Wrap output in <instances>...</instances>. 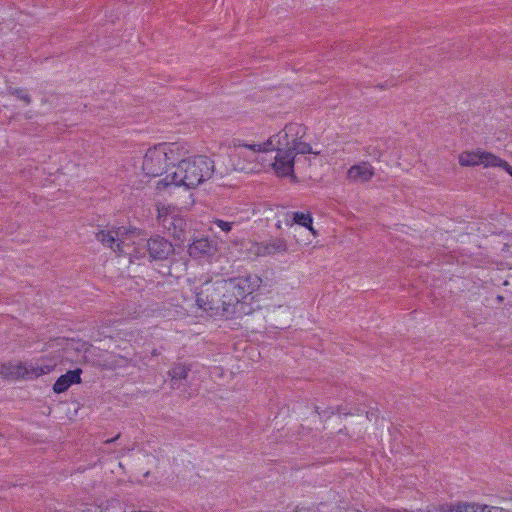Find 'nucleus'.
<instances>
[{
	"mask_svg": "<svg viewBox=\"0 0 512 512\" xmlns=\"http://www.w3.org/2000/svg\"><path fill=\"white\" fill-rule=\"evenodd\" d=\"M262 279L257 274H247L216 282L207 281L195 292L197 306L211 316L227 319L248 315L252 308L245 302L258 290Z\"/></svg>",
	"mask_w": 512,
	"mask_h": 512,
	"instance_id": "obj_1",
	"label": "nucleus"
},
{
	"mask_svg": "<svg viewBox=\"0 0 512 512\" xmlns=\"http://www.w3.org/2000/svg\"><path fill=\"white\" fill-rule=\"evenodd\" d=\"M171 173L174 187L184 186L187 189L195 188L211 178L214 172V162L207 156H194L187 159H178V164Z\"/></svg>",
	"mask_w": 512,
	"mask_h": 512,
	"instance_id": "obj_2",
	"label": "nucleus"
},
{
	"mask_svg": "<svg viewBox=\"0 0 512 512\" xmlns=\"http://www.w3.org/2000/svg\"><path fill=\"white\" fill-rule=\"evenodd\" d=\"M178 145L176 143H160L149 148L143 157L142 170L146 176L162 175L169 165L175 166L178 161Z\"/></svg>",
	"mask_w": 512,
	"mask_h": 512,
	"instance_id": "obj_3",
	"label": "nucleus"
},
{
	"mask_svg": "<svg viewBox=\"0 0 512 512\" xmlns=\"http://www.w3.org/2000/svg\"><path fill=\"white\" fill-rule=\"evenodd\" d=\"M276 136H271L263 145L260 144H247L240 139H233L232 147L233 151L230 154V160L235 170L244 171L245 166H241L239 163L234 162L235 158L243 156L247 161L251 162L255 158V154L262 151H272L276 149L275 146Z\"/></svg>",
	"mask_w": 512,
	"mask_h": 512,
	"instance_id": "obj_4",
	"label": "nucleus"
},
{
	"mask_svg": "<svg viewBox=\"0 0 512 512\" xmlns=\"http://www.w3.org/2000/svg\"><path fill=\"white\" fill-rule=\"evenodd\" d=\"M158 222L167 232L175 239L180 242H184L187 239L188 224L186 220L179 214L172 212L159 211Z\"/></svg>",
	"mask_w": 512,
	"mask_h": 512,
	"instance_id": "obj_5",
	"label": "nucleus"
},
{
	"mask_svg": "<svg viewBox=\"0 0 512 512\" xmlns=\"http://www.w3.org/2000/svg\"><path fill=\"white\" fill-rule=\"evenodd\" d=\"M143 246L148 252L150 260L163 261L174 253L172 243L159 235L145 240Z\"/></svg>",
	"mask_w": 512,
	"mask_h": 512,
	"instance_id": "obj_6",
	"label": "nucleus"
},
{
	"mask_svg": "<svg viewBox=\"0 0 512 512\" xmlns=\"http://www.w3.org/2000/svg\"><path fill=\"white\" fill-rule=\"evenodd\" d=\"M288 250L287 241L284 238H271L268 241L253 243L250 251L257 257L273 256L278 253H285Z\"/></svg>",
	"mask_w": 512,
	"mask_h": 512,
	"instance_id": "obj_7",
	"label": "nucleus"
},
{
	"mask_svg": "<svg viewBox=\"0 0 512 512\" xmlns=\"http://www.w3.org/2000/svg\"><path fill=\"white\" fill-rule=\"evenodd\" d=\"M295 156L293 150L278 148L273 168L278 176L296 178L294 175Z\"/></svg>",
	"mask_w": 512,
	"mask_h": 512,
	"instance_id": "obj_8",
	"label": "nucleus"
},
{
	"mask_svg": "<svg viewBox=\"0 0 512 512\" xmlns=\"http://www.w3.org/2000/svg\"><path fill=\"white\" fill-rule=\"evenodd\" d=\"M305 126L297 123L287 124L283 130L276 134V150L278 148L288 149L292 146V139L298 137L301 133L305 134Z\"/></svg>",
	"mask_w": 512,
	"mask_h": 512,
	"instance_id": "obj_9",
	"label": "nucleus"
},
{
	"mask_svg": "<svg viewBox=\"0 0 512 512\" xmlns=\"http://www.w3.org/2000/svg\"><path fill=\"white\" fill-rule=\"evenodd\" d=\"M128 233H134V231H128L124 227H119L116 231L117 238H115L111 231L106 232L101 230L96 234V239L103 245L113 249L114 252H122L121 244H123L124 241L120 237H123L124 234L127 235Z\"/></svg>",
	"mask_w": 512,
	"mask_h": 512,
	"instance_id": "obj_10",
	"label": "nucleus"
},
{
	"mask_svg": "<svg viewBox=\"0 0 512 512\" xmlns=\"http://www.w3.org/2000/svg\"><path fill=\"white\" fill-rule=\"evenodd\" d=\"M82 369L76 368L61 375L53 385V391L57 394L67 391L73 384L81 383Z\"/></svg>",
	"mask_w": 512,
	"mask_h": 512,
	"instance_id": "obj_11",
	"label": "nucleus"
},
{
	"mask_svg": "<svg viewBox=\"0 0 512 512\" xmlns=\"http://www.w3.org/2000/svg\"><path fill=\"white\" fill-rule=\"evenodd\" d=\"M215 251L216 247L214 242L208 238L196 239L188 246V253L192 258L210 256Z\"/></svg>",
	"mask_w": 512,
	"mask_h": 512,
	"instance_id": "obj_12",
	"label": "nucleus"
},
{
	"mask_svg": "<svg viewBox=\"0 0 512 512\" xmlns=\"http://www.w3.org/2000/svg\"><path fill=\"white\" fill-rule=\"evenodd\" d=\"M347 176L354 182H367L374 176V168L369 162H361L351 166Z\"/></svg>",
	"mask_w": 512,
	"mask_h": 512,
	"instance_id": "obj_13",
	"label": "nucleus"
},
{
	"mask_svg": "<svg viewBox=\"0 0 512 512\" xmlns=\"http://www.w3.org/2000/svg\"><path fill=\"white\" fill-rule=\"evenodd\" d=\"M191 371V365L183 364V363H175L168 371V376L170 377V383L172 389L179 388V381L185 380L188 376V373Z\"/></svg>",
	"mask_w": 512,
	"mask_h": 512,
	"instance_id": "obj_14",
	"label": "nucleus"
},
{
	"mask_svg": "<svg viewBox=\"0 0 512 512\" xmlns=\"http://www.w3.org/2000/svg\"><path fill=\"white\" fill-rule=\"evenodd\" d=\"M56 367V363H29L23 366V375H27L28 377H39L45 374L50 373Z\"/></svg>",
	"mask_w": 512,
	"mask_h": 512,
	"instance_id": "obj_15",
	"label": "nucleus"
},
{
	"mask_svg": "<svg viewBox=\"0 0 512 512\" xmlns=\"http://www.w3.org/2000/svg\"><path fill=\"white\" fill-rule=\"evenodd\" d=\"M441 512H486V505L465 502L445 504L441 506Z\"/></svg>",
	"mask_w": 512,
	"mask_h": 512,
	"instance_id": "obj_16",
	"label": "nucleus"
},
{
	"mask_svg": "<svg viewBox=\"0 0 512 512\" xmlns=\"http://www.w3.org/2000/svg\"><path fill=\"white\" fill-rule=\"evenodd\" d=\"M287 216H291V221L290 222L287 221L288 225L297 224V225L303 226V227L309 229L313 233V235H317V232L313 229V226H312L313 218H312L311 213H309V212H307V213L292 212V213H287Z\"/></svg>",
	"mask_w": 512,
	"mask_h": 512,
	"instance_id": "obj_17",
	"label": "nucleus"
},
{
	"mask_svg": "<svg viewBox=\"0 0 512 512\" xmlns=\"http://www.w3.org/2000/svg\"><path fill=\"white\" fill-rule=\"evenodd\" d=\"M304 134H300L298 137L292 139V146L289 147L290 150H293L294 156L296 154H316L319 152L313 151L311 145L309 143L301 141V138Z\"/></svg>",
	"mask_w": 512,
	"mask_h": 512,
	"instance_id": "obj_18",
	"label": "nucleus"
},
{
	"mask_svg": "<svg viewBox=\"0 0 512 512\" xmlns=\"http://www.w3.org/2000/svg\"><path fill=\"white\" fill-rule=\"evenodd\" d=\"M481 161H482L481 152L463 153L459 157V163L462 166H475V165H479Z\"/></svg>",
	"mask_w": 512,
	"mask_h": 512,
	"instance_id": "obj_19",
	"label": "nucleus"
},
{
	"mask_svg": "<svg viewBox=\"0 0 512 512\" xmlns=\"http://www.w3.org/2000/svg\"><path fill=\"white\" fill-rule=\"evenodd\" d=\"M481 158L482 161L480 164H484L485 166H491V167H501L503 168V163H505V160H502L498 156L489 153V152H481Z\"/></svg>",
	"mask_w": 512,
	"mask_h": 512,
	"instance_id": "obj_20",
	"label": "nucleus"
},
{
	"mask_svg": "<svg viewBox=\"0 0 512 512\" xmlns=\"http://www.w3.org/2000/svg\"><path fill=\"white\" fill-rule=\"evenodd\" d=\"M7 92L9 95L16 97L17 99L23 101L26 105H30L32 102V98L28 93V90L25 88H16L9 86L7 88Z\"/></svg>",
	"mask_w": 512,
	"mask_h": 512,
	"instance_id": "obj_21",
	"label": "nucleus"
},
{
	"mask_svg": "<svg viewBox=\"0 0 512 512\" xmlns=\"http://www.w3.org/2000/svg\"><path fill=\"white\" fill-rule=\"evenodd\" d=\"M174 186V182H172L171 173L167 174L165 178L160 179L156 184V189L158 191L166 190L167 188Z\"/></svg>",
	"mask_w": 512,
	"mask_h": 512,
	"instance_id": "obj_22",
	"label": "nucleus"
},
{
	"mask_svg": "<svg viewBox=\"0 0 512 512\" xmlns=\"http://www.w3.org/2000/svg\"><path fill=\"white\" fill-rule=\"evenodd\" d=\"M213 223L220 228L223 232H230L232 230V227L234 225V222H228L221 219H215Z\"/></svg>",
	"mask_w": 512,
	"mask_h": 512,
	"instance_id": "obj_23",
	"label": "nucleus"
},
{
	"mask_svg": "<svg viewBox=\"0 0 512 512\" xmlns=\"http://www.w3.org/2000/svg\"><path fill=\"white\" fill-rule=\"evenodd\" d=\"M366 417L368 420L376 419L378 417V409H370L366 412Z\"/></svg>",
	"mask_w": 512,
	"mask_h": 512,
	"instance_id": "obj_24",
	"label": "nucleus"
},
{
	"mask_svg": "<svg viewBox=\"0 0 512 512\" xmlns=\"http://www.w3.org/2000/svg\"><path fill=\"white\" fill-rule=\"evenodd\" d=\"M503 169L512 176V166L508 164V162L503 163Z\"/></svg>",
	"mask_w": 512,
	"mask_h": 512,
	"instance_id": "obj_25",
	"label": "nucleus"
},
{
	"mask_svg": "<svg viewBox=\"0 0 512 512\" xmlns=\"http://www.w3.org/2000/svg\"><path fill=\"white\" fill-rule=\"evenodd\" d=\"M337 413L343 414V415H351L352 414L351 412H346L345 409L343 408V406L337 407Z\"/></svg>",
	"mask_w": 512,
	"mask_h": 512,
	"instance_id": "obj_26",
	"label": "nucleus"
},
{
	"mask_svg": "<svg viewBox=\"0 0 512 512\" xmlns=\"http://www.w3.org/2000/svg\"><path fill=\"white\" fill-rule=\"evenodd\" d=\"M119 437H120V433H119V434H117L115 437H113V438H111V439H107V440L105 441V443H106V444L113 443V442H115Z\"/></svg>",
	"mask_w": 512,
	"mask_h": 512,
	"instance_id": "obj_27",
	"label": "nucleus"
},
{
	"mask_svg": "<svg viewBox=\"0 0 512 512\" xmlns=\"http://www.w3.org/2000/svg\"><path fill=\"white\" fill-rule=\"evenodd\" d=\"M492 512H510V511L503 509V508L493 507Z\"/></svg>",
	"mask_w": 512,
	"mask_h": 512,
	"instance_id": "obj_28",
	"label": "nucleus"
},
{
	"mask_svg": "<svg viewBox=\"0 0 512 512\" xmlns=\"http://www.w3.org/2000/svg\"><path fill=\"white\" fill-rule=\"evenodd\" d=\"M496 300H497V302H498V303H502V302L504 301V296H502V295H498V296L496 297Z\"/></svg>",
	"mask_w": 512,
	"mask_h": 512,
	"instance_id": "obj_29",
	"label": "nucleus"
},
{
	"mask_svg": "<svg viewBox=\"0 0 512 512\" xmlns=\"http://www.w3.org/2000/svg\"><path fill=\"white\" fill-rule=\"evenodd\" d=\"M378 87H379L380 89H386V88H388V87H389V85H388L387 83H385V84H379V85H378Z\"/></svg>",
	"mask_w": 512,
	"mask_h": 512,
	"instance_id": "obj_30",
	"label": "nucleus"
},
{
	"mask_svg": "<svg viewBox=\"0 0 512 512\" xmlns=\"http://www.w3.org/2000/svg\"><path fill=\"white\" fill-rule=\"evenodd\" d=\"M315 411H316V413L320 414V412H319V406H315Z\"/></svg>",
	"mask_w": 512,
	"mask_h": 512,
	"instance_id": "obj_31",
	"label": "nucleus"
},
{
	"mask_svg": "<svg viewBox=\"0 0 512 512\" xmlns=\"http://www.w3.org/2000/svg\"><path fill=\"white\" fill-rule=\"evenodd\" d=\"M277 227H278V228H280V227H281V222H280V221L277 223Z\"/></svg>",
	"mask_w": 512,
	"mask_h": 512,
	"instance_id": "obj_32",
	"label": "nucleus"
}]
</instances>
